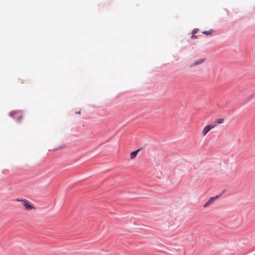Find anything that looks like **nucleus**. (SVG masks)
Masks as SVG:
<instances>
[{
  "instance_id": "f257e3e1",
  "label": "nucleus",
  "mask_w": 255,
  "mask_h": 255,
  "mask_svg": "<svg viewBox=\"0 0 255 255\" xmlns=\"http://www.w3.org/2000/svg\"><path fill=\"white\" fill-rule=\"evenodd\" d=\"M214 126V125H213L212 123H211L210 124L205 126L202 132L203 136H205L210 130L215 128Z\"/></svg>"
},
{
  "instance_id": "f03ea898",
  "label": "nucleus",
  "mask_w": 255,
  "mask_h": 255,
  "mask_svg": "<svg viewBox=\"0 0 255 255\" xmlns=\"http://www.w3.org/2000/svg\"><path fill=\"white\" fill-rule=\"evenodd\" d=\"M17 201L20 202L21 204L20 205L24 206L25 207H33L29 201L25 199H17Z\"/></svg>"
},
{
  "instance_id": "7ed1b4c3",
  "label": "nucleus",
  "mask_w": 255,
  "mask_h": 255,
  "mask_svg": "<svg viewBox=\"0 0 255 255\" xmlns=\"http://www.w3.org/2000/svg\"><path fill=\"white\" fill-rule=\"evenodd\" d=\"M211 123L213 125H214V126L215 128L218 125L223 124L224 123V119L223 118L218 119Z\"/></svg>"
},
{
  "instance_id": "20e7f679",
  "label": "nucleus",
  "mask_w": 255,
  "mask_h": 255,
  "mask_svg": "<svg viewBox=\"0 0 255 255\" xmlns=\"http://www.w3.org/2000/svg\"><path fill=\"white\" fill-rule=\"evenodd\" d=\"M205 61V59H204V58L198 59V60H196V61H195L194 62H193L190 65V67H194V66H197L198 65L201 64L203 62H204Z\"/></svg>"
},
{
  "instance_id": "39448f33",
  "label": "nucleus",
  "mask_w": 255,
  "mask_h": 255,
  "mask_svg": "<svg viewBox=\"0 0 255 255\" xmlns=\"http://www.w3.org/2000/svg\"><path fill=\"white\" fill-rule=\"evenodd\" d=\"M218 197V196L212 197L210 199V200L205 204L204 207L209 206L212 205L213 203L216 200V199Z\"/></svg>"
},
{
  "instance_id": "423d86ee",
  "label": "nucleus",
  "mask_w": 255,
  "mask_h": 255,
  "mask_svg": "<svg viewBox=\"0 0 255 255\" xmlns=\"http://www.w3.org/2000/svg\"><path fill=\"white\" fill-rule=\"evenodd\" d=\"M140 150V149H138L135 151H134L133 152H131L130 153V158L131 159H134L137 155L138 152H139V151Z\"/></svg>"
},
{
  "instance_id": "0eeeda50",
  "label": "nucleus",
  "mask_w": 255,
  "mask_h": 255,
  "mask_svg": "<svg viewBox=\"0 0 255 255\" xmlns=\"http://www.w3.org/2000/svg\"><path fill=\"white\" fill-rule=\"evenodd\" d=\"M10 115L13 117L17 118L18 119L21 118V117L20 115H19V114L16 112H12L10 113Z\"/></svg>"
},
{
  "instance_id": "6e6552de",
  "label": "nucleus",
  "mask_w": 255,
  "mask_h": 255,
  "mask_svg": "<svg viewBox=\"0 0 255 255\" xmlns=\"http://www.w3.org/2000/svg\"><path fill=\"white\" fill-rule=\"evenodd\" d=\"M212 32H213V31L212 29H211L208 31H204L202 32V33L204 34H206V35H211Z\"/></svg>"
},
{
  "instance_id": "1a4fd4ad",
  "label": "nucleus",
  "mask_w": 255,
  "mask_h": 255,
  "mask_svg": "<svg viewBox=\"0 0 255 255\" xmlns=\"http://www.w3.org/2000/svg\"><path fill=\"white\" fill-rule=\"evenodd\" d=\"M64 147H65V145L64 144H62L61 146H60L59 147L57 148L56 149L61 148H63Z\"/></svg>"
},
{
  "instance_id": "9d476101",
  "label": "nucleus",
  "mask_w": 255,
  "mask_h": 255,
  "mask_svg": "<svg viewBox=\"0 0 255 255\" xmlns=\"http://www.w3.org/2000/svg\"><path fill=\"white\" fill-rule=\"evenodd\" d=\"M192 38H194V39H195V38H197V36L195 34H193L192 35Z\"/></svg>"
},
{
  "instance_id": "9b49d317",
  "label": "nucleus",
  "mask_w": 255,
  "mask_h": 255,
  "mask_svg": "<svg viewBox=\"0 0 255 255\" xmlns=\"http://www.w3.org/2000/svg\"><path fill=\"white\" fill-rule=\"evenodd\" d=\"M196 32H197V30L196 29H194L193 32H192V34H195Z\"/></svg>"
}]
</instances>
